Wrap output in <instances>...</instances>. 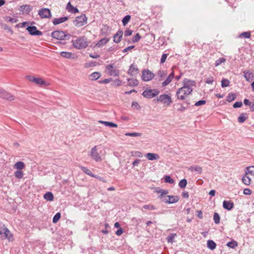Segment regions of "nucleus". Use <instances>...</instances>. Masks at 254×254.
Instances as JSON below:
<instances>
[{
	"mask_svg": "<svg viewBox=\"0 0 254 254\" xmlns=\"http://www.w3.org/2000/svg\"><path fill=\"white\" fill-rule=\"evenodd\" d=\"M101 145H95L92 147L89 152V155L96 162H99L102 161L101 154L102 151L100 150Z\"/></svg>",
	"mask_w": 254,
	"mask_h": 254,
	"instance_id": "1",
	"label": "nucleus"
},
{
	"mask_svg": "<svg viewBox=\"0 0 254 254\" xmlns=\"http://www.w3.org/2000/svg\"><path fill=\"white\" fill-rule=\"evenodd\" d=\"M73 46L78 49L85 48L88 46L87 38L85 37H80L75 40H72Z\"/></svg>",
	"mask_w": 254,
	"mask_h": 254,
	"instance_id": "2",
	"label": "nucleus"
},
{
	"mask_svg": "<svg viewBox=\"0 0 254 254\" xmlns=\"http://www.w3.org/2000/svg\"><path fill=\"white\" fill-rule=\"evenodd\" d=\"M192 91V88H187V87L183 86L178 90L176 92V96L178 99L184 100L186 99L188 95L191 93Z\"/></svg>",
	"mask_w": 254,
	"mask_h": 254,
	"instance_id": "3",
	"label": "nucleus"
},
{
	"mask_svg": "<svg viewBox=\"0 0 254 254\" xmlns=\"http://www.w3.org/2000/svg\"><path fill=\"white\" fill-rule=\"evenodd\" d=\"M51 36L58 40H69L70 35L68 34H66L63 31H55L51 33Z\"/></svg>",
	"mask_w": 254,
	"mask_h": 254,
	"instance_id": "4",
	"label": "nucleus"
},
{
	"mask_svg": "<svg viewBox=\"0 0 254 254\" xmlns=\"http://www.w3.org/2000/svg\"><path fill=\"white\" fill-rule=\"evenodd\" d=\"M106 69L109 74L112 76H118L120 74V70L114 64H110L106 66Z\"/></svg>",
	"mask_w": 254,
	"mask_h": 254,
	"instance_id": "5",
	"label": "nucleus"
},
{
	"mask_svg": "<svg viewBox=\"0 0 254 254\" xmlns=\"http://www.w3.org/2000/svg\"><path fill=\"white\" fill-rule=\"evenodd\" d=\"M87 18L85 14H82L81 15L77 16L73 21L74 25L76 27H81L87 23Z\"/></svg>",
	"mask_w": 254,
	"mask_h": 254,
	"instance_id": "6",
	"label": "nucleus"
},
{
	"mask_svg": "<svg viewBox=\"0 0 254 254\" xmlns=\"http://www.w3.org/2000/svg\"><path fill=\"white\" fill-rule=\"evenodd\" d=\"M0 235H3L5 238L8 240L9 241H12L13 238L8 229L3 224H0Z\"/></svg>",
	"mask_w": 254,
	"mask_h": 254,
	"instance_id": "7",
	"label": "nucleus"
},
{
	"mask_svg": "<svg viewBox=\"0 0 254 254\" xmlns=\"http://www.w3.org/2000/svg\"><path fill=\"white\" fill-rule=\"evenodd\" d=\"M159 93V91L155 89H147L142 93L143 97L147 98H152L156 97Z\"/></svg>",
	"mask_w": 254,
	"mask_h": 254,
	"instance_id": "8",
	"label": "nucleus"
},
{
	"mask_svg": "<svg viewBox=\"0 0 254 254\" xmlns=\"http://www.w3.org/2000/svg\"><path fill=\"white\" fill-rule=\"evenodd\" d=\"M157 100L158 102L167 105H170L172 102L171 97L165 94L160 95L158 97Z\"/></svg>",
	"mask_w": 254,
	"mask_h": 254,
	"instance_id": "9",
	"label": "nucleus"
},
{
	"mask_svg": "<svg viewBox=\"0 0 254 254\" xmlns=\"http://www.w3.org/2000/svg\"><path fill=\"white\" fill-rule=\"evenodd\" d=\"M38 14L42 19L50 18L52 17L50 10L48 8H42L39 10Z\"/></svg>",
	"mask_w": 254,
	"mask_h": 254,
	"instance_id": "10",
	"label": "nucleus"
},
{
	"mask_svg": "<svg viewBox=\"0 0 254 254\" xmlns=\"http://www.w3.org/2000/svg\"><path fill=\"white\" fill-rule=\"evenodd\" d=\"M154 74L150 70H143L141 78L143 81H149L154 78Z\"/></svg>",
	"mask_w": 254,
	"mask_h": 254,
	"instance_id": "11",
	"label": "nucleus"
},
{
	"mask_svg": "<svg viewBox=\"0 0 254 254\" xmlns=\"http://www.w3.org/2000/svg\"><path fill=\"white\" fill-rule=\"evenodd\" d=\"M26 78L30 81L34 82L38 85H46V82L40 77H35L33 76L27 75Z\"/></svg>",
	"mask_w": 254,
	"mask_h": 254,
	"instance_id": "12",
	"label": "nucleus"
},
{
	"mask_svg": "<svg viewBox=\"0 0 254 254\" xmlns=\"http://www.w3.org/2000/svg\"><path fill=\"white\" fill-rule=\"evenodd\" d=\"M26 30L30 35L33 36H39L42 35V32L37 30L36 27L34 26H27Z\"/></svg>",
	"mask_w": 254,
	"mask_h": 254,
	"instance_id": "13",
	"label": "nucleus"
},
{
	"mask_svg": "<svg viewBox=\"0 0 254 254\" xmlns=\"http://www.w3.org/2000/svg\"><path fill=\"white\" fill-rule=\"evenodd\" d=\"M0 97L10 101L14 99V97L12 95L1 89H0Z\"/></svg>",
	"mask_w": 254,
	"mask_h": 254,
	"instance_id": "14",
	"label": "nucleus"
},
{
	"mask_svg": "<svg viewBox=\"0 0 254 254\" xmlns=\"http://www.w3.org/2000/svg\"><path fill=\"white\" fill-rule=\"evenodd\" d=\"M138 72L139 70L137 68V66L134 64H132L129 66L127 73L131 76H135L138 73Z\"/></svg>",
	"mask_w": 254,
	"mask_h": 254,
	"instance_id": "15",
	"label": "nucleus"
},
{
	"mask_svg": "<svg viewBox=\"0 0 254 254\" xmlns=\"http://www.w3.org/2000/svg\"><path fill=\"white\" fill-rule=\"evenodd\" d=\"M244 76L247 81H251L254 78V73L250 70L243 71Z\"/></svg>",
	"mask_w": 254,
	"mask_h": 254,
	"instance_id": "16",
	"label": "nucleus"
},
{
	"mask_svg": "<svg viewBox=\"0 0 254 254\" xmlns=\"http://www.w3.org/2000/svg\"><path fill=\"white\" fill-rule=\"evenodd\" d=\"M145 156L149 161L157 160L160 159L159 155L154 153H147Z\"/></svg>",
	"mask_w": 254,
	"mask_h": 254,
	"instance_id": "17",
	"label": "nucleus"
},
{
	"mask_svg": "<svg viewBox=\"0 0 254 254\" xmlns=\"http://www.w3.org/2000/svg\"><path fill=\"white\" fill-rule=\"evenodd\" d=\"M183 87L187 88H192L191 87L195 85L194 81L185 78L183 80Z\"/></svg>",
	"mask_w": 254,
	"mask_h": 254,
	"instance_id": "18",
	"label": "nucleus"
},
{
	"mask_svg": "<svg viewBox=\"0 0 254 254\" xmlns=\"http://www.w3.org/2000/svg\"><path fill=\"white\" fill-rule=\"evenodd\" d=\"M68 19V17L66 16L54 18L53 20V23L54 25L60 24L67 21Z\"/></svg>",
	"mask_w": 254,
	"mask_h": 254,
	"instance_id": "19",
	"label": "nucleus"
},
{
	"mask_svg": "<svg viewBox=\"0 0 254 254\" xmlns=\"http://www.w3.org/2000/svg\"><path fill=\"white\" fill-rule=\"evenodd\" d=\"M20 10L22 13L29 14L32 10V7L28 4L22 5L20 6Z\"/></svg>",
	"mask_w": 254,
	"mask_h": 254,
	"instance_id": "20",
	"label": "nucleus"
},
{
	"mask_svg": "<svg viewBox=\"0 0 254 254\" xmlns=\"http://www.w3.org/2000/svg\"><path fill=\"white\" fill-rule=\"evenodd\" d=\"M123 32L122 30H119L114 36V42L119 43L123 37Z\"/></svg>",
	"mask_w": 254,
	"mask_h": 254,
	"instance_id": "21",
	"label": "nucleus"
},
{
	"mask_svg": "<svg viewBox=\"0 0 254 254\" xmlns=\"http://www.w3.org/2000/svg\"><path fill=\"white\" fill-rule=\"evenodd\" d=\"M174 77V72L172 71L169 75L167 77V78L166 79V80L162 82V86L163 87H165L167 85H168L172 80V79Z\"/></svg>",
	"mask_w": 254,
	"mask_h": 254,
	"instance_id": "22",
	"label": "nucleus"
},
{
	"mask_svg": "<svg viewBox=\"0 0 254 254\" xmlns=\"http://www.w3.org/2000/svg\"><path fill=\"white\" fill-rule=\"evenodd\" d=\"M223 206L225 209L230 210L234 207V203L231 201L224 200L223 202Z\"/></svg>",
	"mask_w": 254,
	"mask_h": 254,
	"instance_id": "23",
	"label": "nucleus"
},
{
	"mask_svg": "<svg viewBox=\"0 0 254 254\" xmlns=\"http://www.w3.org/2000/svg\"><path fill=\"white\" fill-rule=\"evenodd\" d=\"M98 123L103 124L105 126L109 127H118L117 124L112 123V122L99 120V121H98Z\"/></svg>",
	"mask_w": 254,
	"mask_h": 254,
	"instance_id": "24",
	"label": "nucleus"
},
{
	"mask_svg": "<svg viewBox=\"0 0 254 254\" xmlns=\"http://www.w3.org/2000/svg\"><path fill=\"white\" fill-rule=\"evenodd\" d=\"M66 9L68 10V11L72 13H76L78 12V9L76 7L73 6L70 2H68L67 4Z\"/></svg>",
	"mask_w": 254,
	"mask_h": 254,
	"instance_id": "25",
	"label": "nucleus"
},
{
	"mask_svg": "<svg viewBox=\"0 0 254 254\" xmlns=\"http://www.w3.org/2000/svg\"><path fill=\"white\" fill-rule=\"evenodd\" d=\"M189 170L191 172H196L198 174H201L202 171V168L197 165L191 166L189 168Z\"/></svg>",
	"mask_w": 254,
	"mask_h": 254,
	"instance_id": "26",
	"label": "nucleus"
},
{
	"mask_svg": "<svg viewBox=\"0 0 254 254\" xmlns=\"http://www.w3.org/2000/svg\"><path fill=\"white\" fill-rule=\"evenodd\" d=\"M242 181L243 183L247 186H249L251 183V179L248 174H246V173H245L244 176L243 177Z\"/></svg>",
	"mask_w": 254,
	"mask_h": 254,
	"instance_id": "27",
	"label": "nucleus"
},
{
	"mask_svg": "<svg viewBox=\"0 0 254 254\" xmlns=\"http://www.w3.org/2000/svg\"><path fill=\"white\" fill-rule=\"evenodd\" d=\"M168 200L167 201V203L171 204L177 202L179 198L177 196H170L168 195V198H167Z\"/></svg>",
	"mask_w": 254,
	"mask_h": 254,
	"instance_id": "28",
	"label": "nucleus"
},
{
	"mask_svg": "<svg viewBox=\"0 0 254 254\" xmlns=\"http://www.w3.org/2000/svg\"><path fill=\"white\" fill-rule=\"evenodd\" d=\"M109 41V39L107 38H104L99 40L96 44V46L98 47H101L107 44Z\"/></svg>",
	"mask_w": 254,
	"mask_h": 254,
	"instance_id": "29",
	"label": "nucleus"
},
{
	"mask_svg": "<svg viewBox=\"0 0 254 254\" xmlns=\"http://www.w3.org/2000/svg\"><path fill=\"white\" fill-rule=\"evenodd\" d=\"M245 173L248 175L254 176V166L247 167L245 169Z\"/></svg>",
	"mask_w": 254,
	"mask_h": 254,
	"instance_id": "30",
	"label": "nucleus"
},
{
	"mask_svg": "<svg viewBox=\"0 0 254 254\" xmlns=\"http://www.w3.org/2000/svg\"><path fill=\"white\" fill-rule=\"evenodd\" d=\"M101 76V73L99 72H94L91 74L89 76L90 79L91 80H96L99 79Z\"/></svg>",
	"mask_w": 254,
	"mask_h": 254,
	"instance_id": "31",
	"label": "nucleus"
},
{
	"mask_svg": "<svg viewBox=\"0 0 254 254\" xmlns=\"http://www.w3.org/2000/svg\"><path fill=\"white\" fill-rule=\"evenodd\" d=\"M128 85L130 86H137L138 85V81L136 79L128 78Z\"/></svg>",
	"mask_w": 254,
	"mask_h": 254,
	"instance_id": "32",
	"label": "nucleus"
},
{
	"mask_svg": "<svg viewBox=\"0 0 254 254\" xmlns=\"http://www.w3.org/2000/svg\"><path fill=\"white\" fill-rule=\"evenodd\" d=\"M44 198L47 201H53L54 200V195L51 192H46L43 196Z\"/></svg>",
	"mask_w": 254,
	"mask_h": 254,
	"instance_id": "33",
	"label": "nucleus"
},
{
	"mask_svg": "<svg viewBox=\"0 0 254 254\" xmlns=\"http://www.w3.org/2000/svg\"><path fill=\"white\" fill-rule=\"evenodd\" d=\"M25 167V164L23 162L18 161L16 162L14 165V168L17 170H20L24 169Z\"/></svg>",
	"mask_w": 254,
	"mask_h": 254,
	"instance_id": "34",
	"label": "nucleus"
},
{
	"mask_svg": "<svg viewBox=\"0 0 254 254\" xmlns=\"http://www.w3.org/2000/svg\"><path fill=\"white\" fill-rule=\"evenodd\" d=\"M207 246L209 249L213 250L215 249L216 245L213 241L209 240L207 241Z\"/></svg>",
	"mask_w": 254,
	"mask_h": 254,
	"instance_id": "35",
	"label": "nucleus"
},
{
	"mask_svg": "<svg viewBox=\"0 0 254 254\" xmlns=\"http://www.w3.org/2000/svg\"><path fill=\"white\" fill-rule=\"evenodd\" d=\"M248 116L247 114L245 113H242L239 117L238 121L240 123H243L246 120Z\"/></svg>",
	"mask_w": 254,
	"mask_h": 254,
	"instance_id": "36",
	"label": "nucleus"
},
{
	"mask_svg": "<svg viewBox=\"0 0 254 254\" xmlns=\"http://www.w3.org/2000/svg\"><path fill=\"white\" fill-rule=\"evenodd\" d=\"M81 170L87 175L92 177H96L95 175H94L93 173H92L91 171L88 168L85 167H82Z\"/></svg>",
	"mask_w": 254,
	"mask_h": 254,
	"instance_id": "37",
	"label": "nucleus"
},
{
	"mask_svg": "<svg viewBox=\"0 0 254 254\" xmlns=\"http://www.w3.org/2000/svg\"><path fill=\"white\" fill-rule=\"evenodd\" d=\"M236 98V96L234 93H230L228 94V96L227 97L226 100L228 102H231L234 100Z\"/></svg>",
	"mask_w": 254,
	"mask_h": 254,
	"instance_id": "38",
	"label": "nucleus"
},
{
	"mask_svg": "<svg viewBox=\"0 0 254 254\" xmlns=\"http://www.w3.org/2000/svg\"><path fill=\"white\" fill-rule=\"evenodd\" d=\"M177 235L175 233H172L167 238V240L168 243H173L174 239L176 237Z\"/></svg>",
	"mask_w": 254,
	"mask_h": 254,
	"instance_id": "39",
	"label": "nucleus"
},
{
	"mask_svg": "<svg viewBox=\"0 0 254 254\" xmlns=\"http://www.w3.org/2000/svg\"><path fill=\"white\" fill-rule=\"evenodd\" d=\"M14 176L16 178L20 179L23 177V173L21 170H17L14 172Z\"/></svg>",
	"mask_w": 254,
	"mask_h": 254,
	"instance_id": "40",
	"label": "nucleus"
},
{
	"mask_svg": "<svg viewBox=\"0 0 254 254\" xmlns=\"http://www.w3.org/2000/svg\"><path fill=\"white\" fill-rule=\"evenodd\" d=\"M187 185V181L185 179H183L181 180L179 183V186L181 189L185 188Z\"/></svg>",
	"mask_w": 254,
	"mask_h": 254,
	"instance_id": "41",
	"label": "nucleus"
},
{
	"mask_svg": "<svg viewBox=\"0 0 254 254\" xmlns=\"http://www.w3.org/2000/svg\"><path fill=\"white\" fill-rule=\"evenodd\" d=\"M167 74L166 71L164 70H159L157 72V75L160 77L159 81L161 80Z\"/></svg>",
	"mask_w": 254,
	"mask_h": 254,
	"instance_id": "42",
	"label": "nucleus"
},
{
	"mask_svg": "<svg viewBox=\"0 0 254 254\" xmlns=\"http://www.w3.org/2000/svg\"><path fill=\"white\" fill-rule=\"evenodd\" d=\"M60 55L62 57L68 59L71 58L72 56V54L71 53L67 52H61Z\"/></svg>",
	"mask_w": 254,
	"mask_h": 254,
	"instance_id": "43",
	"label": "nucleus"
},
{
	"mask_svg": "<svg viewBox=\"0 0 254 254\" xmlns=\"http://www.w3.org/2000/svg\"><path fill=\"white\" fill-rule=\"evenodd\" d=\"M226 245L231 248L234 249L238 246V243L235 241H232L229 242Z\"/></svg>",
	"mask_w": 254,
	"mask_h": 254,
	"instance_id": "44",
	"label": "nucleus"
},
{
	"mask_svg": "<svg viewBox=\"0 0 254 254\" xmlns=\"http://www.w3.org/2000/svg\"><path fill=\"white\" fill-rule=\"evenodd\" d=\"M130 18L131 17L129 15H126L123 18L122 22L124 26H126L128 23L130 19Z\"/></svg>",
	"mask_w": 254,
	"mask_h": 254,
	"instance_id": "45",
	"label": "nucleus"
},
{
	"mask_svg": "<svg viewBox=\"0 0 254 254\" xmlns=\"http://www.w3.org/2000/svg\"><path fill=\"white\" fill-rule=\"evenodd\" d=\"M125 135L132 137L141 136L142 133L139 132H127L125 134Z\"/></svg>",
	"mask_w": 254,
	"mask_h": 254,
	"instance_id": "46",
	"label": "nucleus"
},
{
	"mask_svg": "<svg viewBox=\"0 0 254 254\" xmlns=\"http://www.w3.org/2000/svg\"><path fill=\"white\" fill-rule=\"evenodd\" d=\"M213 220L216 224H219L220 223V216L217 212H215L213 215Z\"/></svg>",
	"mask_w": 254,
	"mask_h": 254,
	"instance_id": "47",
	"label": "nucleus"
},
{
	"mask_svg": "<svg viewBox=\"0 0 254 254\" xmlns=\"http://www.w3.org/2000/svg\"><path fill=\"white\" fill-rule=\"evenodd\" d=\"M164 179L165 183H169L170 184H173L175 182L174 180L169 176H165Z\"/></svg>",
	"mask_w": 254,
	"mask_h": 254,
	"instance_id": "48",
	"label": "nucleus"
},
{
	"mask_svg": "<svg viewBox=\"0 0 254 254\" xmlns=\"http://www.w3.org/2000/svg\"><path fill=\"white\" fill-rule=\"evenodd\" d=\"M230 85V81L227 79H223L221 81V86L222 87H226Z\"/></svg>",
	"mask_w": 254,
	"mask_h": 254,
	"instance_id": "49",
	"label": "nucleus"
},
{
	"mask_svg": "<svg viewBox=\"0 0 254 254\" xmlns=\"http://www.w3.org/2000/svg\"><path fill=\"white\" fill-rule=\"evenodd\" d=\"M61 216V215L60 212L56 213L53 218V222L56 223L60 220Z\"/></svg>",
	"mask_w": 254,
	"mask_h": 254,
	"instance_id": "50",
	"label": "nucleus"
},
{
	"mask_svg": "<svg viewBox=\"0 0 254 254\" xmlns=\"http://www.w3.org/2000/svg\"><path fill=\"white\" fill-rule=\"evenodd\" d=\"M251 37V32H244L242 33L240 35V38H250Z\"/></svg>",
	"mask_w": 254,
	"mask_h": 254,
	"instance_id": "51",
	"label": "nucleus"
},
{
	"mask_svg": "<svg viewBox=\"0 0 254 254\" xmlns=\"http://www.w3.org/2000/svg\"><path fill=\"white\" fill-rule=\"evenodd\" d=\"M226 61V59L224 58H220L216 60L215 63V66H217L219 65L220 64H221L223 63H224Z\"/></svg>",
	"mask_w": 254,
	"mask_h": 254,
	"instance_id": "52",
	"label": "nucleus"
},
{
	"mask_svg": "<svg viewBox=\"0 0 254 254\" xmlns=\"http://www.w3.org/2000/svg\"><path fill=\"white\" fill-rule=\"evenodd\" d=\"M144 209L148 210H154L156 209L155 206L151 204L145 205L143 206Z\"/></svg>",
	"mask_w": 254,
	"mask_h": 254,
	"instance_id": "53",
	"label": "nucleus"
},
{
	"mask_svg": "<svg viewBox=\"0 0 254 254\" xmlns=\"http://www.w3.org/2000/svg\"><path fill=\"white\" fill-rule=\"evenodd\" d=\"M141 38L140 36L138 33H137L132 38V42L133 43H136L138 42L140 39Z\"/></svg>",
	"mask_w": 254,
	"mask_h": 254,
	"instance_id": "54",
	"label": "nucleus"
},
{
	"mask_svg": "<svg viewBox=\"0 0 254 254\" xmlns=\"http://www.w3.org/2000/svg\"><path fill=\"white\" fill-rule=\"evenodd\" d=\"M131 107L136 110L140 109V106L136 102H132L131 103Z\"/></svg>",
	"mask_w": 254,
	"mask_h": 254,
	"instance_id": "55",
	"label": "nucleus"
},
{
	"mask_svg": "<svg viewBox=\"0 0 254 254\" xmlns=\"http://www.w3.org/2000/svg\"><path fill=\"white\" fill-rule=\"evenodd\" d=\"M205 103H206V101L205 100H199V101L196 102L194 104V106H201V105H204V104H205Z\"/></svg>",
	"mask_w": 254,
	"mask_h": 254,
	"instance_id": "56",
	"label": "nucleus"
},
{
	"mask_svg": "<svg viewBox=\"0 0 254 254\" xmlns=\"http://www.w3.org/2000/svg\"><path fill=\"white\" fill-rule=\"evenodd\" d=\"M168 56V54H163L161 57L160 63L161 64H163L165 62L166 58Z\"/></svg>",
	"mask_w": 254,
	"mask_h": 254,
	"instance_id": "57",
	"label": "nucleus"
},
{
	"mask_svg": "<svg viewBox=\"0 0 254 254\" xmlns=\"http://www.w3.org/2000/svg\"><path fill=\"white\" fill-rule=\"evenodd\" d=\"M243 193L245 195H250L252 194V191L250 189L247 188L244 190Z\"/></svg>",
	"mask_w": 254,
	"mask_h": 254,
	"instance_id": "58",
	"label": "nucleus"
},
{
	"mask_svg": "<svg viewBox=\"0 0 254 254\" xmlns=\"http://www.w3.org/2000/svg\"><path fill=\"white\" fill-rule=\"evenodd\" d=\"M7 21L11 22V23H16L17 20L15 18H13L10 17H7L6 18Z\"/></svg>",
	"mask_w": 254,
	"mask_h": 254,
	"instance_id": "59",
	"label": "nucleus"
},
{
	"mask_svg": "<svg viewBox=\"0 0 254 254\" xmlns=\"http://www.w3.org/2000/svg\"><path fill=\"white\" fill-rule=\"evenodd\" d=\"M243 105L242 102H236L233 105V107L235 108L241 107Z\"/></svg>",
	"mask_w": 254,
	"mask_h": 254,
	"instance_id": "60",
	"label": "nucleus"
},
{
	"mask_svg": "<svg viewBox=\"0 0 254 254\" xmlns=\"http://www.w3.org/2000/svg\"><path fill=\"white\" fill-rule=\"evenodd\" d=\"M132 33V31L130 29H127L125 32V36L128 37L130 36Z\"/></svg>",
	"mask_w": 254,
	"mask_h": 254,
	"instance_id": "61",
	"label": "nucleus"
},
{
	"mask_svg": "<svg viewBox=\"0 0 254 254\" xmlns=\"http://www.w3.org/2000/svg\"><path fill=\"white\" fill-rule=\"evenodd\" d=\"M213 81L214 79L213 77L212 76L208 77L205 80V82L207 84H212Z\"/></svg>",
	"mask_w": 254,
	"mask_h": 254,
	"instance_id": "62",
	"label": "nucleus"
},
{
	"mask_svg": "<svg viewBox=\"0 0 254 254\" xmlns=\"http://www.w3.org/2000/svg\"><path fill=\"white\" fill-rule=\"evenodd\" d=\"M161 194L159 195V198L162 197L164 196V195L167 194L168 193V191L167 190H161L160 191Z\"/></svg>",
	"mask_w": 254,
	"mask_h": 254,
	"instance_id": "63",
	"label": "nucleus"
},
{
	"mask_svg": "<svg viewBox=\"0 0 254 254\" xmlns=\"http://www.w3.org/2000/svg\"><path fill=\"white\" fill-rule=\"evenodd\" d=\"M132 155L135 156L137 157H139V158H141L143 156L142 153L140 151L134 152V154H133Z\"/></svg>",
	"mask_w": 254,
	"mask_h": 254,
	"instance_id": "64",
	"label": "nucleus"
}]
</instances>
